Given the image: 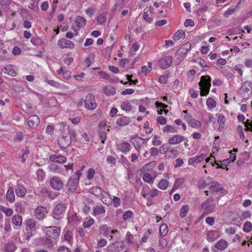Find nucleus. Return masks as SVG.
I'll list each match as a JSON object with an SVG mask.
<instances>
[{
  "instance_id": "obj_1",
  "label": "nucleus",
  "mask_w": 252,
  "mask_h": 252,
  "mask_svg": "<svg viewBox=\"0 0 252 252\" xmlns=\"http://www.w3.org/2000/svg\"><path fill=\"white\" fill-rule=\"evenodd\" d=\"M211 78L209 75H203L201 77L200 81L198 83L200 87V94L202 96H206L209 93L211 86Z\"/></svg>"
},
{
  "instance_id": "obj_2",
  "label": "nucleus",
  "mask_w": 252,
  "mask_h": 252,
  "mask_svg": "<svg viewBox=\"0 0 252 252\" xmlns=\"http://www.w3.org/2000/svg\"><path fill=\"white\" fill-rule=\"evenodd\" d=\"M69 134V127L63 128L62 134L58 138V143L60 148L65 149L68 147L72 141Z\"/></svg>"
},
{
  "instance_id": "obj_3",
  "label": "nucleus",
  "mask_w": 252,
  "mask_h": 252,
  "mask_svg": "<svg viewBox=\"0 0 252 252\" xmlns=\"http://www.w3.org/2000/svg\"><path fill=\"white\" fill-rule=\"evenodd\" d=\"M66 208V205L63 203H59L54 207L52 216L57 220H60L64 216Z\"/></svg>"
},
{
  "instance_id": "obj_4",
  "label": "nucleus",
  "mask_w": 252,
  "mask_h": 252,
  "mask_svg": "<svg viewBox=\"0 0 252 252\" xmlns=\"http://www.w3.org/2000/svg\"><path fill=\"white\" fill-rule=\"evenodd\" d=\"M216 206L213 199L209 198L207 199L202 204V208L204 210V214L206 215L213 213L215 211Z\"/></svg>"
},
{
  "instance_id": "obj_5",
  "label": "nucleus",
  "mask_w": 252,
  "mask_h": 252,
  "mask_svg": "<svg viewBox=\"0 0 252 252\" xmlns=\"http://www.w3.org/2000/svg\"><path fill=\"white\" fill-rule=\"evenodd\" d=\"M46 234L49 238L55 239L60 233V229L57 226H49L46 227Z\"/></svg>"
},
{
  "instance_id": "obj_6",
  "label": "nucleus",
  "mask_w": 252,
  "mask_h": 252,
  "mask_svg": "<svg viewBox=\"0 0 252 252\" xmlns=\"http://www.w3.org/2000/svg\"><path fill=\"white\" fill-rule=\"evenodd\" d=\"M85 106L88 109H94L96 107L94 96L91 94H88L85 100Z\"/></svg>"
},
{
  "instance_id": "obj_7",
  "label": "nucleus",
  "mask_w": 252,
  "mask_h": 252,
  "mask_svg": "<svg viewBox=\"0 0 252 252\" xmlns=\"http://www.w3.org/2000/svg\"><path fill=\"white\" fill-rule=\"evenodd\" d=\"M50 184L52 188L56 190H60L63 185V182L60 177L57 176L51 178Z\"/></svg>"
},
{
  "instance_id": "obj_8",
  "label": "nucleus",
  "mask_w": 252,
  "mask_h": 252,
  "mask_svg": "<svg viewBox=\"0 0 252 252\" xmlns=\"http://www.w3.org/2000/svg\"><path fill=\"white\" fill-rule=\"evenodd\" d=\"M159 66L162 69H166L169 67L172 63V57L166 56L159 60Z\"/></svg>"
},
{
  "instance_id": "obj_9",
  "label": "nucleus",
  "mask_w": 252,
  "mask_h": 252,
  "mask_svg": "<svg viewBox=\"0 0 252 252\" xmlns=\"http://www.w3.org/2000/svg\"><path fill=\"white\" fill-rule=\"evenodd\" d=\"M78 178H77L70 177L69 181L67 184L68 187V190L71 192H73L77 189L78 184Z\"/></svg>"
},
{
  "instance_id": "obj_10",
  "label": "nucleus",
  "mask_w": 252,
  "mask_h": 252,
  "mask_svg": "<svg viewBox=\"0 0 252 252\" xmlns=\"http://www.w3.org/2000/svg\"><path fill=\"white\" fill-rule=\"evenodd\" d=\"M45 213H47L46 207L39 206L35 211V216L37 219L43 220L45 217Z\"/></svg>"
},
{
  "instance_id": "obj_11",
  "label": "nucleus",
  "mask_w": 252,
  "mask_h": 252,
  "mask_svg": "<svg viewBox=\"0 0 252 252\" xmlns=\"http://www.w3.org/2000/svg\"><path fill=\"white\" fill-rule=\"evenodd\" d=\"M58 44L61 48H69L72 49L74 47V44L73 42L64 38L59 40Z\"/></svg>"
},
{
  "instance_id": "obj_12",
  "label": "nucleus",
  "mask_w": 252,
  "mask_h": 252,
  "mask_svg": "<svg viewBox=\"0 0 252 252\" xmlns=\"http://www.w3.org/2000/svg\"><path fill=\"white\" fill-rule=\"evenodd\" d=\"M236 159V156H234V157L232 159H224L222 161H220V162L221 163V165H220L219 163L217 162V161L214 160V163H213V162H211V164L213 166L215 164H216L217 166L216 167L217 168H222V166H227L229 165V164L233 162Z\"/></svg>"
},
{
  "instance_id": "obj_13",
  "label": "nucleus",
  "mask_w": 252,
  "mask_h": 252,
  "mask_svg": "<svg viewBox=\"0 0 252 252\" xmlns=\"http://www.w3.org/2000/svg\"><path fill=\"white\" fill-rule=\"evenodd\" d=\"M39 118L36 115H32L29 118L28 124L32 128L36 127L39 124Z\"/></svg>"
},
{
  "instance_id": "obj_14",
  "label": "nucleus",
  "mask_w": 252,
  "mask_h": 252,
  "mask_svg": "<svg viewBox=\"0 0 252 252\" xmlns=\"http://www.w3.org/2000/svg\"><path fill=\"white\" fill-rule=\"evenodd\" d=\"M75 22L78 27V30L74 29V31L76 32L75 34L77 35L78 33V31H79L81 28L85 26L86 24V20L84 17L78 16L76 19Z\"/></svg>"
},
{
  "instance_id": "obj_15",
  "label": "nucleus",
  "mask_w": 252,
  "mask_h": 252,
  "mask_svg": "<svg viewBox=\"0 0 252 252\" xmlns=\"http://www.w3.org/2000/svg\"><path fill=\"white\" fill-rule=\"evenodd\" d=\"M184 139L183 136L180 135H175L168 139V142L171 145H176L182 142Z\"/></svg>"
},
{
  "instance_id": "obj_16",
  "label": "nucleus",
  "mask_w": 252,
  "mask_h": 252,
  "mask_svg": "<svg viewBox=\"0 0 252 252\" xmlns=\"http://www.w3.org/2000/svg\"><path fill=\"white\" fill-rule=\"evenodd\" d=\"M49 159L51 161L57 162L61 163H64L66 161V158L65 157L56 155H51L49 158Z\"/></svg>"
},
{
  "instance_id": "obj_17",
  "label": "nucleus",
  "mask_w": 252,
  "mask_h": 252,
  "mask_svg": "<svg viewBox=\"0 0 252 252\" xmlns=\"http://www.w3.org/2000/svg\"><path fill=\"white\" fill-rule=\"evenodd\" d=\"M191 48V44L189 42H186L179 48L178 52L179 54L182 55H186Z\"/></svg>"
},
{
  "instance_id": "obj_18",
  "label": "nucleus",
  "mask_w": 252,
  "mask_h": 252,
  "mask_svg": "<svg viewBox=\"0 0 252 252\" xmlns=\"http://www.w3.org/2000/svg\"><path fill=\"white\" fill-rule=\"evenodd\" d=\"M131 122V120L129 118L126 116H123L117 119L116 124L120 126H125L128 125Z\"/></svg>"
},
{
  "instance_id": "obj_19",
  "label": "nucleus",
  "mask_w": 252,
  "mask_h": 252,
  "mask_svg": "<svg viewBox=\"0 0 252 252\" xmlns=\"http://www.w3.org/2000/svg\"><path fill=\"white\" fill-rule=\"evenodd\" d=\"M15 192L17 196L23 197L27 192V189L23 186L18 185L15 189Z\"/></svg>"
},
{
  "instance_id": "obj_20",
  "label": "nucleus",
  "mask_w": 252,
  "mask_h": 252,
  "mask_svg": "<svg viewBox=\"0 0 252 252\" xmlns=\"http://www.w3.org/2000/svg\"><path fill=\"white\" fill-rule=\"evenodd\" d=\"M7 199L10 202H13L15 200V194L14 189L10 187L8 188L6 193Z\"/></svg>"
},
{
  "instance_id": "obj_21",
  "label": "nucleus",
  "mask_w": 252,
  "mask_h": 252,
  "mask_svg": "<svg viewBox=\"0 0 252 252\" xmlns=\"http://www.w3.org/2000/svg\"><path fill=\"white\" fill-rule=\"evenodd\" d=\"M105 212L104 207L102 205H97L93 209V214L94 216L100 215Z\"/></svg>"
},
{
  "instance_id": "obj_22",
  "label": "nucleus",
  "mask_w": 252,
  "mask_h": 252,
  "mask_svg": "<svg viewBox=\"0 0 252 252\" xmlns=\"http://www.w3.org/2000/svg\"><path fill=\"white\" fill-rule=\"evenodd\" d=\"M209 189L215 192H221L223 190V188L220 186V185L217 182H212Z\"/></svg>"
},
{
  "instance_id": "obj_23",
  "label": "nucleus",
  "mask_w": 252,
  "mask_h": 252,
  "mask_svg": "<svg viewBox=\"0 0 252 252\" xmlns=\"http://www.w3.org/2000/svg\"><path fill=\"white\" fill-rule=\"evenodd\" d=\"M225 118L224 116L221 114H220L218 119V123L220 125L218 130L219 131H221L224 127L225 122Z\"/></svg>"
},
{
  "instance_id": "obj_24",
  "label": "nucleus",
  "mask_w": 252,
  "mask_h": 252,
  "mask_svg": "<svg viewBox=\"0 0 252 252\" xmlns=\"http://www.w3.org/2000/svg\"><path fill=\"white\" fill-rule=\"evenodd\" d=\"M89 191L94 195L99 197L100 194L102 192V189L98 187H94L90 189Z\"/></svg>"
},
{
  "instance_id": "obj_25",
  "label": "nucleus",
  "mask_w": 252,
  "mask_h": 252,
  "mask_svg": "<svg viewBox=\"0 0 252 252\" xmlns=\"http://www.w3.org/2000/svg\"><path fill=\"white\" fill-rule=\"evenodd\" d=\"M227 243L225 240H220L215 245V247L218 250H224L227 247Z\"/></svg>"
},
{
  "instance_id": "obj_26",
  "label": "nucleus",
  "mask_w": 252,
  "mask_h": 252,
  "mask_svg": "<svg viewBox=\"0 0 252 252\" xmlns=\"http://www.w3.org/2000/svg\"><path fill=\"white\" fill-rule=\"evenodd\" d=\"M103 91L107 95H114L116 93L115 88L111 86L104 87Z\"/></svg>"
},
{
  "instance_id": "obj_27",
  "label": "nucleus",
  "mask_w": 252,
  "mask_h": 252,
  "mask_svg": "<svg viewBox=\"0 0 252 252\" xmlns=\"http://www.w3.org/2000/svg\"><path fill=\"white\" fill-rule=\"evenodd\" d=\"M5 73H7L11 76H15L16 75V71L13 67V66L11 64L7 65L5 67Z\"/></svg>"
},
{
  "instance_id": "obj_28",
  "label": "nucleus",
  "mask_w": 252,
  "mask_h": 252,
  "mask_svg": "<svg viewBox=\"0 0 252 252\" xmlns=\"http://www.w3.org/2000/svg\"><path fill=\"white\" fill-rule=\"evenodd\" d=\"M185 36V33L183 30H178L173 36L174 40H178L182 38H184Z\"/></svg>"
},
{
  "instance_id": "obj_29",
  "label": "nucleus",
  "mask_w": 252,
  "mask_h": 252,
  "mask_svg": "<svg viewBox=\"0 0 252 252\" xmlns=\"http://www.w3.org/2000/svg\"><path fill=\"white\" fill-rule=\"evenodd\" d=\"M168 231V226L166 224L163 223L160 226L159 233L161 236H165L167 234Z\"/></svg>"
},
{
  "instance_id": "obj_30",
  "label": "nucleus",
  "mask_w": 252,
  "mask_h": 252,
  "mask_svg": "<svg viewBox=\"0 0 252 252\" xmlns=\"http://www.w3.org/2000/svg\"><path fill=\"white\" fill-rule=\"evenodd\" d=\"M120 150L123 153L128 152L130 150V145L127 142L122 143L120 144Z\"/></svg>"
},
{
  "instance_id": "obj_31",
  "label": "nucleus",
  "mask_w": 252,
  "mask_h": 252,
  "mask_svg": "<svg viewBox=\"0 0 252 252\" xmlns=\"http://www.w3.org/2000/svg\"><path fill=\"white\" fill-rule=\"evenodd\" d=\"M185 182V180L184 178H178L177 179L174 185L173 188L171 190V192H172L174 190H175L176 189H178L180 187H181L183 184H184Z\"/></svg>"
},
{
  "instance_id": "obj_32",
  "label": "nucleus",
  "mask_w": 252,
  "mask_h": 252,
  "mask_svg": "<svg viewBox=\"0 0 252 252\" xmlns=\"http://www.w3.org/2000/svg\"><path fill=\"white\" fill-rule=\"evenodd\" d=\"M22 219L21 216L16 215L13 217L12 222L15 225H20L22 224Z\"/></svg>"
},
{
  "instance_id": "obj_33",
  "label": "nucleus",
  "mask_w": 252,
  "mask_h": 252,
  "mask_svg": "<svg viewBox=\"0 0 252 252\" xmlns=\"http://www.w3.org/2000/svg\"><path fill=\"white\" fill-rule=\"evenodd\" d=\"M168 186V181L164 179H162L160 180L158 185V187L162 190L166 189Z\"/></svg>"
},
{
  "instance_id": "obj_34",
  "label": "nucleus",
  "mask_w": 252,
  "mask_h": 252,
  "mask_svg": "<svg viewBox=\"0 0 252 252\" xmlns=\"http://www.w3.org/2000/svg\"><path fill=\"white\" fill-rule=\"evenodd\" d=\"M140 140H143V139L139 137L135 136L133 137L131 140V143L134 145L136 150H138V146H139V144H140Z\"/></svg>"
},
{
  "instance_id": "obj_35",
  "label": "nucleus",
  "mask_w": 252,
  "mask_h": 252,
  "mask_svg": "<svg viewBox=\"0 0 252 252\" xmlns=\"http://www.w3.org/2000/svg\"><path fill=\"white\" fill-rule=\"evenodd\" d=\"M188 122L193 127H197L201 126V123L199 121L195 120L192 117Z\"/></svg>"
},
{
  "instance_id": "obj_36",
  "label": "nucleus",
  "mask_w": 252,
  "mask_h": 252,
  "mask_svg": "<svg viewBox=\"0 0 252 252\" xmlns=\"http://www.w3.org/2000/svg\"><path fill=\"white\" fill-rule=\"evenodd\" d=\"M243 231L245 232H249L252 230V223L250 221H246L244 225L243 228Z\"/></svg>"
},
{
  "instance_id": "obj_37",
  "label": "nucleus",
  "mask_w": 252,
  "mask_h": 252,
  "mask_svg": "<svg viewBox=\"0 0 252 252\" xmlns=\"http://www.w3.org/2000/svg\"><path fill=\"white\" fill-rule=\"evenodd\" d=\"M0 210L3 212L6 216H10L13 213V210L10 208H5L3 206H0Z\"/></svg>"
},
{
  "instance_id": "obj_38",
  "label": "nucleus",
  "mask_w": 252,
  "mask_h": 252,
  "mask_svg": "<svg viewBox=\"0 0 252 252\" xmlns=\"http://www.w3.org/2000/svg\"><path fill=\"white\" fill-rule=\"evenodd\" d=\"M121 107L123 110L126 111H129L132 108L131 104L128 101L123 102L121 104Z\"/></svg>"
},
{
  "instance_id": "obj_39",
  "label": "nucleus",
  "mask_w": 252,
  "mask_h": 252,
  "mask_svg": "<svg viewBox=\"0 0 252 252\" xmlns=\"http://www.w3.org/2000/svg\"><path fill=\"white\" fill-rule=\"evenodd\" d=\"M143 180L148 183H153V178L152 175L149 173H145L143 176Z\"/></svg>"
},
{
  "instance_id": "obj_40",
  "label": "nucleus",
  "mask_w": 252,
  "mask_h": 252,
  "mask_svg": "<svg viewBox=\"0 0 252 252\" xmlns=\"http://www.w3.org/2000/svg\"><path fill=\"white\" fill-rule=\"evenodd\" d=\"M206 104L210 108H214L216 106V102L212 98H209L206 101Z\"/></svg>"
},
{
  "instance_id": "obj_41",
  "label": "nucleus",
  "mask_w": 252,
  "mask_h": 252,
  "mask_svg": "<svg viewBox=\"0 0 252 252\" xmlns=\"http://www.w3.org/2000/svg\"><path fill=\"white\" fill-rule=\"evenodd\" d=\"M70 137L71 138V141H77V134L76 133V131L74 129H71L70 130L69 129V134Z\"/></svg>"
},
{
  "instance_id": "obj_42",
  "label": "nucleus",
  "mask_w": 252,
  "mask_h": 252,
  "mask_svg": "<svg viewBox=\"0 0 252 252\" xmlns=\"http://www.w3.org/2000/svg\"><path fill=\"white\" fill-rule=\"evenodd\" d=\"M189 210V207L187 205L184 206L181 209L180 215L181 217H185Z\"/></svg>"
},
{
  "instance_id": "obj_43",
  "label": "nucleus",
  "mask_w": 252,
  "mask_h": 252,
  "mask_svg": "<svg viewBox=\"0 0 252 252\" xmlns=\"http://www.w3.org/2000/svg\"><path fill=\"white\" fill-rule=\"evenodd\" d=\"M94 221L93 219H88L83 222V225L84 228H89L94 223Z\"/></svg>"
},
{
  "instance_id": "obj_44",
  "label": "nucleus",
  "mask_w": 252,
  "mask_h": 252,
  "mask_svg": "<svg viewBox=\"0 0 252 252\" xmlns=\"http://www.w3.org/2000/svg\"><path fill=\"white\" fill-rule=\"evenodd\" d=\"M252 83L250 82L246 81L242 84V89L246 92L249 91V87L251 88Z\"/></svg>"
},
{
  "instance_id": "obj_45",
  "label": "nucleus",
  "mask_w": 252,
  "mask_h": 252,
  "mask_svg": "<svg viewBox=\"0 0 252 252\" xmlns=\"http://www.w3.org/2000/svg\"><path fill=\"white\" fill-rule=\"evenodd\" d=\"M215 233V231L210 230L208 231L207 236L209 241L212 242L214 240Z\"/></svg>"
},
{
  "instance_id": "obj_46",
  "label": "nucleus",
  "mask_w": 252,
  "mask_h": 252,
  "mask_svg": "<svg viewBox=\"0 0 252 252\" xmlns=\"http://www.w3.org/2000/svg\"><path fill=\"white\" fill-rule=\"evenodd\" d=\"M42 241H43V243L44 245H47V246L49 248L52 247L53 244L51 240L49 239V237H43L42 238Z\"/></svg>"
},
{
  "instance_id": "obj_47",
  "label": "nucleus",
  "mask_w": 252,
  "mask_h": 252,
  "mask_svg": "<svg viewBox=\"0 0 252 252\" xmlns=\"http://www.w3.org/2000/svg\"><path fill=\"white\" fill-rule=\"evenodd\" d=\"M164 132H176L177 130L176 128L174 127V126H171L169 125H167L165 126L163 129Z\"/></svg>"
},
{
  "instance_id": "obj_48",
  "label": "nucleus",
  "mask_w": 252,
  "mask_h": 252,
  "mask_svg": "<svg viewBox=\"0 0 252 252\" xmlns=\"http://www.w3.org/2000/svg\"><path fill=\"white\" fill-rule=\"evenodd\" d=\"M170 147L167 144H163L160 148L159 152L160 153H165L170 149Z\"/></svg>"
},
{
  "instance_id": "obj_49",
  "label": "nucleus",
  "mask_w": 252,
  "mask_h": 252,
  "mask_svg": "<svg viewBox=\"0 0 252 252\" xmlns=\"http://www.w3.org/2000/svg\"><path fill=\"white\" fill-rule=\"evenodd\" d=\"M26 225L31 229L33 228L35 226V221L32 219H29L26 221Z\"/></svg>"
},
{
  "instance_id": "obj_50",
  "label": "nucleus",
  "mask_w": 252,
  "mask_h": 252,
  "mask_svg": "<svg viewBox=\"0 0 252 252\" xmlns=\"http://www.w3.org/2000/svg\"><path fill=\"white\" fill-rule=\"evenodd\" d=\"M106 20V18L104 14H100L98 15L97 18V22L100 24H102L105 23Z\"/></svg>"
},
{
  "instance_id": "obj_51",
  "label": "nucleus",
  "mask_w": 252,
  "mask_h": 252,
  "mask_svg": "<svg viewBox=\"0 0 252 252\" xmlns=\"http://www.w3.org/2000/svg\"><path fill=\"white\" fill-rule=\"evenodd\" d=\"M133 213L131 211H127L125 212V213L123 215V218L125 220L129 219L132 215Z\"/></svg>"
},
{
  "instance_id": "obj_52",
  "label": "nucleus",
  "mask_w": 252,
  "mask_h": 252,
  "mask_svg": "<svg viewBox=\"0 0 252 252\" xmlns=\"http://www.w3.org/2000/svg\"><path fill=\"white\" fill-rule=\"evenodd\" d=\"M24 139L23 134L21 132H18L14 137V141L17 142H21Z\"/></svg>"
},
{
  "instance_id": "obj_53",
  "label": "nucleus",
  "mask_w": 252,
  "mask_h": 252,
  "mask_svg": "<svg viewBox=\"0 0 252 252\" xmlns=\"http://www.w3.org/2000/svg\"><path fill=\"white\" fill-rule=\"evenodd\" d=\"M100 230L104 232V236H106L107 235H109V232L110 230V228L108 227L106 225H102L100 227Z\"/></svg>"
},
{
  "instance_id": "obj_54",
  "label": "nucleus",
  "mask_w": 252,
  "mask_h": 252,
  "mask_svg": "<svg viewBox=\"0 0 252 252\" xmlns=\"http://www.w3.org/2000/svg\"><path fill=\"white\" fill-rule=\"evenodd\" d=\"M11 230V225L10 220L8 219H5L4 224V230L6 232L9 231Z\"/></svg>"
},
{
  "instance_id": "obj_55",
  "label": "nucleus",
  "mask_w": 252,
  "mask_h": 252,
  "mask_svg": "<svg viewBox=\"0 0 252 252\" xmlns=\"http://www.w3.org/2000/svg\"><path fill=\"white\" fill-rule=\"evenodd\" d=\"M143 18L149 23H151L153 21V18L149 17V14L147 12H144L143 13Z\"/></svg>"
},
{
  "instance_id": "obj_56",
  "label": "nucleus",
  "mask_w": 252,
  "mask_h": 252,
  "mask_svg": "<svg viewBox=\"0 0 252 252\" xmlns=\"http://www.w3.org/2000/svg\"><path fill=\"white\" fill-rule=\"evenodd\" d=\"M95 172L93 168H89L88 171L87 177L88 179L91 180L93 178Z\"/></svg>"
},
{
  "instance_id": "obj_57",
  "label": "nucleus",
  "mask_w": 252,
  "mask_h": 252,
  "mask_svg": "<svg viewBox=\"0 0 252 252\" xmlns=\"http://www.w3.org/2000/svg\"><path fill=\"white\" fill-rule=\"evenodd\" d=\"M157 120L158 123L162 125L166 124L167 122L166 118L162 116L158 117Z\"/></svg>"
},
{
  "instance_id": "obj_58",
  "label": "nucleus",
  "mask_w": 252,
  "mask_h": 252,
  "mask_svg": "<svg viewBox=\"0 0 252 252\" xmlns=\"http://www.w3.org/2000/svg\"><path fill=\"white\" fill-rule=\"evenodd\" d=\"M95 12L94 9L93 7H89L86 10V13L92 17Z\"/></svg>"
},
{
  "instance_id": "obj_59",
  "label": "nucleus",
  "mask_w": 252,
  "mask_h": 252,
  "mask_svg": "<svg viewBox=\"0 0 252 252\" xmlns=\"http://www.w3.org/2000/svg\"><path fill=\"white\" fill-rule=\"evenodd\" d=\"M31 41L33 45H38L40 44L42 42L41 40L38 37H32L31 39Z\"/></svg>"
},
{
  "instance_id": "obj_60",
  "label": "nucleus",
  "mask_w": 252,
  "mask_h": 252,
  "mask_svg": "<svg viewBox=\"0 0 252 252\" xmlns=\"http://www.w3.org/2000/svg\"><path fill=\"white\" fill-rule=\"evenodd\" d=\"M44 173L42 169H38L37 172V178L39 180L42 181L44 176Z\"/></svg>"
},
{
  "instance_id": "obj_61",
  "label": "nucleus",
  "mask_w": 252,
  "mask_h": 252,
  "mask_svg": "<svg viewBox=\"0 0 252 252\" xmlns=\"http://www.w3.org/2000/svg\"><path fill=\"white\" fill-rule=\"evenodd\" d=\"M126 237V241L128 243H130V244L133 243V236L129 232H127Z\"/></svg>"
},
{
  "instance_id": "obj_62",
  "label": "nucleus",
  "mask_w": 252,
  "mask_h": 252,
  "mask_svg": "<svg viewBox=\"0 0 252 252\" xmlns=\"http://www.w3.org/2000/svg\"><path fill=\"white\" fill-rule=\"evenodd\" d=\"M159 192H161L158 191L156 189H153L150 190L149 194L151 197H154L155 196L158 195Z\"/></svg>"
},
{
  "instance_id": "obj_63",
  "label": "nucleus",
  "mask_w": 252,
  "mask_h": 252,
  "mask_svg": "<svg viewBox=\"0 0 252 252\" xmlns=\"http://www.w3.org/2000/svg\"><path fill=\"white\" fill-rule=\"evenodd\" d=\"M114 206L115 207H118L121 204V200L117 196H114L113 199Z\"/></svg>"
},
{
  "instance_id": "obj_64",
  "label": "nucleus",
  "mask_w": 252,
  "mask_h": 252,
  "mask_svg": "<svg viewBox=\"0 0 252 252\" xmlns=\"http://www.w3.org/2000/svg\"><path fill=\"white\" fill-rule=\"evenodd\" d=\"M58 252H71L70 250L65 246H61L58 249Z\"/></svg>"
}]
</instances>
